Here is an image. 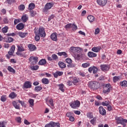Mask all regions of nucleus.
<instances>
[{
  "mask_svg": "<svg viewBox=\"0 0 127 127\" xmlns=\"http://www.w3.org/2000/svg\"><path fill=\"white\" fill-rule=\"evenodd\" d=\"M64 28H66V29H69L70 28H72V24L68 23V24H66Z\"/></svg>",
  "mask_w": 127,
  "mask_h": 127,
  "instance_id": "49530a36",
  "label": "nucleus"
},
{
  "mask_svg": "<svg viewBox=\"0 0 127 127\" xmlns=\"http://www.w3.org/2000/svg\"><path fill=\"white\" fill-rule=\"evenodd\" d=\"M100 68L102 71H109L110 67H109V65L106 64H101L100 65Z\"/></svg>",
  "mask_w": 127,
  "mask_h": 127,
  "instance_id": "f8f14e48",
  "label": "nucleus"
},
{
  "mask_svg": "<svg viewBox=\"0 0 127 127\" xmlns=\"http://www.w3.org/2000/svg\"><path fill=\"white\" fill-rule=\"evenodd\" d=\"M58 86L59 87V90H60V91H62V92H64L65 90L64 89V85L63 84H59Z\"/></svg>",
  "mask_w": 127,
  "mask_h": 127,
  "instance_id": "79ce46f5",
  "label": "nucleus"
},
{
  "mask_svg": "<svg viewBox=\"0 0 127 127\" xmlns=\"http://www.w3.org/2000/svg\"><path fill=\"white\" fill-rule=\"evenodd\" d=\"M107 110L109 112H111V111L113 110V107L110 104L107 106Z\"/></svg>",
  "mask_w": 127,
  "mask_h": 127,
  "instance_id": "e2e57ef3",
  "label": "nucleus"
},
{
  "mask_svg": "<svg viewBox=\"0 0 127 127\" xmlns=\"http://www.w3.org/2000/svg\"><path fill=\"white\" fill-rule=\"evenodd\" d=\"M58 55H59V56H64L65 58L68 57V55L65 52H59L58 53Z\"/></svg>",
  "mask_w": 127,
  "mask_h": 127,
  "instance_id": "473e14b6",
  "label": "nucleus"
},
{
  "mask_svg": "<svg viewBox=\"0 0 127 127\" xmlns=\"http://www.w3.org/2000/svg\"><path fill=\"white\" fill-rule=\"evenodd\" d=\"M34 8H35V4L34 3H30L28 5V10H33Z\"/></svg>",
  "mask_w": 127,
  "mask_h": 127,
  "instance_id": "6ab92c4d",
  "label": "nucleus"
},
{
  "mask_svg": "<svg viewBox=\"0 0 127 127\" xmlns=\"http://www.w3.org/2000/svg\"><path fill=\"white\" fill-rule=\"evenodd\" d=\"M16 96H17V95H16L14 92H12L9 94V97L10 98V99H14L16 98Z\"/></svg>",
  "mask_w": 127,
  "mask_h": 127,
  "instance_id": "cd10ccee",
  "label": "nucleus"
},
{
  "mask_svg": "<svg viewBox=\"0 0 127 127\" xmlns=\"http://www.w3.org/2000/svg\"><path fill=\"white\" fill-rule=\"evenodd\" d=\"M18 102H19V103L21 104V106L24 107V108H25V107H26V104H25V103H24V101H22L19 100H18Z\"/></svg>",
  "mask_w": 127,
  "mask_h": 127,
  "instance_id": "3c124183",
  "label": "nucleus"
},
{
  "mask_svg": "<svg viewBox=\"0 0 127 127\" xmlns=\"http://www.w3.org/2000/svg\"><path fill=\"white\" fill-rule=\"evenodd\" d=\"M87 19L90 22H93L95 20V17L90 15L88 16Z\"/></svg>",
  "mask_w": 127,
  "mask_h": 127,
  "instance_id": "a878e982",
  "label": "nucleus"
},
{
  "mask_svg": "<svg viewBox=\"0 0 127 127\" xmlns=\"http://www.w3.org/2000/svg\"><path fill=\"white\" fill-rule=\"evenodd\" d=\"M16 28L17 30H22L24 28V25L22 23H19L16 25Z\"/></svg>",
  "mask_w": 127,
  "mask_h": 127,
  "instance_id": "ddd939ff",
  "label": "nucleus"
},
{
  "mask_svg": "<svg viewBox=\"0 0 127 127\" xmlns=\"http://www.w3.org/2000/svg\"><path fill=\"white\" fill-rule=\"evenodd\" d=\"M28 47L30 51H35V50L36 49V46L32 44H29Z\"/></svg>",
  "mask_w": 127,
  "mask_h": 127,
  "instance_id": "2eb2a0df",
  "label": "nucleus"
},
{
  "mask_svg": "<svg viewBox=\"0 0 127 127\" xmlns=\"http://www.w3.org/2000/svg\"><path fill=\"white\" fill-rule=\"evenodd\" d=\"M0 127H5V122H0Z\"/></svg>",
  "mask_w": 127,
  "mask_h": 127,
  "instance_id": "052dcab7",
  "label": "nucleus"
},
{
  "mask_svg": "<svg viewBox=\"0 0 127 127\" xmlns=\"http://www.w3.org/2000/svg\"><path fill=\"white\" fill-rule=\"evenodd\" d=\"M92 71L93 74H96L98 72V67L93 66Z\"/></svg>",
  "mask_w": 127,
  "mask_h": 127,
  "instance_id": "8fccbe9b",
  "label": "nucleus"
},
{
  "mask_svg": "<svg viewBox=\"0 0 127 127\" xmlns=\"http://www.w3.org/2000/svg\"><path fill=\"white\" fill-rule=\"evenodd\" d=\"M120 79H121V76H114L113 78V81L114 83H117L118 81H120Z\"/></svg>",
  "mask_w": 127,
  "mask_h": 127,
  "instance_id": "c756f323",
  "label": "nucleus"
},
{
  "mask_svg": "<svg viewBox=\"0 0 127 127\" xmlns=\"http://www.w3.org/2000/svg\"><path fill=\"white\" fill-rule=\"evenodd\" d=\"M111 88H112V86L110 83L106 84L104 87L103 93H104V94H108V93H110Z\"/></svg>",
  "mask_w": 127,
  "mask_h": 127,
  "instance_id": "39448f33",
  "label": "nucleus"
},
{
  "mask_svg": "<svg viewBox=\"0 0 127 127\" xmlns=\"http://www.w3.org/2000/svg\"><path fill=\"white\" fill-rule=\"evenodd\" d=\"M116 120L117 121L118 124H121L123 125V126H124V127H126V124L127 123V119H124V118L122 117H116Z\"/></svg>",
  "mask_w": 127,
  "mask_h": 127,
  "instance_id": "7ed1b4c3",
  "label": "nucleus"
},
{
  "mask_svg": "<svg viewBox=\"0 0 127 127\" xmlns=\"http://www.w3.org/2000/svg\"><path fill=\"white\" fill-rule=\"evenodd\" d=\"M53 2H48L46 3L45 5L44 8L43 9V11L44 12H46L48 10H49V9H51V8L54 5Z\"/></svg>",
  "mask_w": 127,
  "mask_h": 127,
  "instance_id": "0eeeda50",
  "label": "nucleus"
},
{
  "mask_svg": "<svg viewBox=\"0 0 127 127\" xmlns=\"http://www.w3.org/2000/svg\"><path fill=\"white\" fill-rule=\"evenodd\" d=\"M70 51H71L74 55H77V53H80V52L83 51V49L79 47H71L70 48Z\"/></svg>",
  "mask_w": 127,
  "mask_h": 127,
  "instance_id": "f03ea898",
  "label": "nucleus"
},
{
  "mask_svg": "<svg viewBox=\"0 0 127 127\" xmlns=\"http://www.w3.org/2000/svg\"><path fill=\"white\" fill-rule=\"evenodd\" d=\"M110 104V102L109 100L105 101L104 102H102V105L104 107H108Z\"/></svg>",
  "mask_w": 127,
  "mask_h": 127,
  "instance_id": "c9c22d12",
  "label": "nucleus"
},
{
  "mask_svg": "<svg viewBox=\"0 0 127 127\" xmlns=\"http://www.w3.org/2000/svg\"><path fill=\"white\" fill-rule=\"evenodd\" d=\"M97 2L100 6H105L107 4V0H97Z\"/></svg>",
  "mask_w": 127,
  "mask_h": 127,
  "instance_id": "9d476101",
  "label": "nucleus"
},
{
  "mask_svg": "<svg viewBox=\"0 0 127 127\" xmlns=\"http://www.w3.org/2000/svg\"><path fill=\"white\" fill-rule=\"evenodd\" d=\"M45 64H46V60L45 59H42L38 63V65H45Z\"/></svg>",
  "mask_w": 127,
  "mask_h": 127,
  "instance_id": "c85d7f7f",
  "label": "nucleus"
},
{
  "mask_svg": "<svg viewBox=\"0 0 127 127\" xmlns=\"http://www.w3.org/2000/svg\"><path fill=\"white\" fill-rule=\"evenodd\" d=\"M31 69L32 70V71H36V70H38V68H39V66L38 65H33L30 66Z\"/></svg>",
  "mask_w": 127,
  "mask_h": 127,
  "instance_id": "ea45409f",
  "label": "nucleus"
},
{
  "mask_svg": "<svg viewBox=\"0 0 127 127\" xmlns=\"http://www.w3.org/2000/svg\"><path fill=\"white\" fill-rule=\"evenodd\" d=\"M86 117L88 119H93L94 118V116H93V113L92 112H88L86 114Z\"/></svg>",
  "mask_w": 127,
  "mask_h": 127,
  "instance_id": "4c0bfd02",
  "label": "nucleus"
},
{
  "mask_svg": "<svg viewBox=\"0 0 127 127\" xmlns=\"http://www.w3.org/2000/svg\"><path fill=\"white\" fill-rule=\"evenodd\" d=\"M100 33V29L97 28L95 29V34H99Z\"/></svg>",
  "mask_w": 127,
  "mask_h": 127,
  "instance_id": "0e129e2a",
  "label": "nucleus"
},
{
  "mask_svg": "<svg viewBox=\"0 0 127 127\" xmlns=\"http://www.w3.org/2000/svg\"><path fill=\"white\" fill-rule=\"evenodd\" d=\"M21 19L23 22H26L28 19V17L27 14H25L22 16Z\"/></svg>",
  "mask_w": 127,
  "mask_h": 127,
  "instance_id": "2f4dec72",
  "label": "nucleus"
},
{
  "mask_svg": "<svg viewBox=\"0 0 127 127\" xmlns=\"http://www.w3.org/2000/svg\"><path fill=\"white\" fill-rule=\"evenodd\" d=\"M99 111L100 115H102V116H106V114H107V111H106V109H104V107L103 106L99 107Z\"/></svg>",
  "mask_w": 127,
  "mask_h": 127,
  "instance_id": "9b49d317",
  "label": "nucleus"
},
{
  "mask_svg": "<svg viewBox=\"0 0 127 127\" xmlns=\"http://www.w3.org/2000/svg\"><path fill=\"white\" fill-rule=\"evenodd\" d=\"M45 127H53V122H51L49 124L46 125Z\"/></svg>",
  "mask_w": 127,
  "mask_h": 127,
  "instance_id": "6e6d98bb",
  "label": "nucleus"
},
{
  "mask_svg": "<svg viewBox=\"0 0 127 127\" xmlns=\"http://www.w3.org/2000/svg\"><path fill=\"white\" fill-rule=\"evenodd\" d=\"M101 49H102V47L101 46H98V47H94L93 48H92L91 50L93 52H95L97 53L98 52H99Z\"/></svg>",
  "mask_w": 127,
  "mask_h": 127,
  "instance_id": "4468645a",
  "label": "nucleus"
},
{
  "mask_svg": "<svg viewBox=\"0 0 127 127\" xmlns=\"http://www.w3.org/2000/svg\"><path fill=\"white\" fill-rule=\"evenodd\" d=\"M90 124L93 126H96V123H97V117H95L92 118L90 121Z\"/></svg>",
  "mask_w": 127,
  "mask_h": 127,
  "instance_id": "5701e85b",
  "label": "nucleus"
},
{
  "mask_svg": "<svg viewBox=\"0 0 127 127\" xmlns=\"http://www.w3.org/2000/svg\"><path fill=\"white\" fill-rule=\"evenodd\" d=\"M32 87V83L31 82L28 81L24 82L23 85V89H30Z\"/></svg>",
  "mask_w": 127,
  "mask_h": 127,
  "instance_id": "1a4fd4ad",
  "label": "nucleus"
},
{
  "mask_svg": "<svg viewBox=\"0 0 127 127\" xmlns=\"http://www.w3.org/2000/svg\"><path fill=\"white\" fill-rule=\"evenodd\" d=\"M16 54L18 55V56H20V57H24V58H26V55L23 54L21 53V52H17Z\"/></svg>",
  "mask_w": 127,
  "mask_h": 127,
  "instance_id": "f704fd0d",
  "label": "nucleus"
},
{
  "mask_svg": "<svg viewBox=\"0 0 127 127\" xmlns=\"http://www.w3.org/2000/svg\"><path fill=\"white\" fill-rule=\"evenodd\" d=\"M53 127H60V124L53 122Z\"/></svg>",
  "mask_w": 127,
  "mask_h": 127,
  "instance_id": "603ef678",
  "label": "nucleus"
},
{
  "mask_svg": "<svg viewBox=\"0 0 127 127\" xmlns=\"http://www.w3.org/2000/svg\"><path fill=\"white\" fill-rule=\"evenodd\" d=\"M58 64L59 67H60V68H61L62 69H63L64 68H66V64L62 62H59Z\"/></svg>",
  "mask_w": 127,
  "mask_h": 127,
  "instance_id": "b1692460",
  "label": "nucleus"
},
{
  "mask_svg": "<svg viewBox=\"0 0 127 127\" xmlns=\"http://www.w3.org/2000/svg\"><path fill=\"white\" fill-rule=\"evenodd\" d=\"M42 82L43 84H45L46 85H47L49 84V80L47 78H43L42 79Z\"/></svg>",
  "mask_w": 127,
  "mask_h": 127,
  "instance_id": "e433bc0d",
  "label": "nucleus"
},
{
  "mask_svg": "<svg viewBox=\"0 0 127 127\" xmlns=\"http://www.w3.org/2000/svg\"><path fill=\"white\" fill-rule=\"evenodd\" d=\"M18 9L19 10H21V11H23L24 9H25V6L24 5V4H20L18 7Z\"/></svg>",
  "mask_w": 127,
  "mask_h": 127,
  "instance_id": "c03bdc74",
  "label": "nucleus"
},
{
  "mask_svg": "<svg viewBox=\"0 0 127 127\" xmlns=\"http://www.w3.org/2000/svg\"><path fill=\"white\" fill-rule=\"evenodd\" d=\"M28 102L30 104V107H33V106H34V100L30 99H29Z\"/></svg>",
  "mask_w": 127,
  "mask_h": 127,
  "instance_id": "37998d69",
  "label": "nucleus"
},
{
  "mask_svg": "<svg viewBox=\"0 0 127 127\" xmlns=\"http://www.w3.org/2000/svg\"><path fill=\"white\" fill-rule=\"evenodd\" d=\"M120 86H121V87H127V81L124 80L123 81L121 82Z\"/></svg>",
  "mask_w": 127,
  "mask_h": 127,
  "instance_id": "58836bf2",
  "label": "nucleus"
},
{
  "mask_svg": "<svg viewBox=\"0 0 127 127\" xmlns=\"http://www.w3.org/2000/svg\"><path fill=\"white\" fill-rule=\"evenodd\" d=\"M8 30V27L5 26L2 28L1 31L3 33H6Z\"/></svg>",
  "mask_w": 127,
  "mask_h": 127,
  "instance_id": "a19ab883",
  "label": "nucleus"
},
{
  "mask_svg": "<svg viewBox=\"0 0 127 127\" xmlns=\"http://www.w3.org/2000/svg\"><path fill=\"white\" fill-rule=\"evenodd\" d=\"M87 55L89 58H93V57H97V54L93 52H89L87 54Z\"/></svg>",
  "mask_w": 127,
  "mask_h": 127,
  "instance_id": "f3484780",
  "label": "nucleus"
},
{
  "mask_svg": "<svg viewBox=\"0 0 127 127\" xmlns=\"http://www.w3.org/2000/svg\"><path fill=\"white\" fill-rule=\"evenodd\" d=\"M7 70L9 71V72H10L11 73H13V74H14L15 73V69L11 67L10 66H8L7 67Z\"/></svg>",
  "mask_w": 127,
  "mask_h": 127,
  "instance_id": "72a5a7b5",
  "label": "nucleus"
},
{
  "mask_svg": "<svg viewBox=\"0 0 127 127\" xmlns=\"http://www.w3.org/2000/svg\"><path fill=\"white\" fill-rule=\"evenodd\" d=\"M82 66L83 68H87V67L90 66V63H86L83 64H82Z\"/></svg>",
  "mask_w": 127,
  "mask_h": 127,
  "instance_id": "de8ad7c7",
  "label": "nucleus"
},
{
  "mask_svg": "<svg viewBox=\"0 0 127 127\" xmlns=\"http://www.w3.org/2000/svg\"><path fill=\"white\" fill-rule=\"evenodd\" d=\"M35 40L36 41H39L40 40V37L39 36V35L38 34V31H35Z\"/></svg>",
  "mask_w": 127,
  "mask_h": 127,
  "instance_id": "4be33fe9",
  "label": "nucleus"
},
{
  "mask_svg": "<svg viewBox=\"0 0 127 127\" xmlns=\"http://www.w3.org/2000/svg\"><path fill=\"white\" fill-rule=\"evenodd\" d=\"M24 123L25 125H26L27 126H29V125H30V123H29L28 121L26 120V119L24 120Z\"/></svg>",
  "mask_w": 127,
  "mask_h": 127,
  "instance_id": "69168bd1",
  "label": "nucleus"
},
{
  "mask_svg": "<svg viewBox=\"0 0 127 127\" xmlns=\"http://www.w3.org/2000/svg\"><path fill=\"white\" fill-rule=\"evenodd\" d=\"M67 67L69 68H74V67H76V64H71L67 65Z\"/></svg>",
  "mask_w": 127,
  "mask_h": 127,
  "instance_id": "4d7b16f0",
  "label": "nucleus"
},
{
  "mask_svg": "<svg viewBox=\"0 0 127 127\" xmlns=\"http://www.w3.org/2000/svg\"><path fill=\"white\" fill-rule=\"evenodd\" d=\"M52 58L53 59V60H57V59H58V57L56 54H53L52 55Z\"/></svg>",
  "mask_w": 127,
  "mask_h": 127,
  "instance_id": "5fc2aeb1",
  "label": "nucleus"
},
{
  "mask_svg": "<svg viewBox=\"0 0 127 127\" xmlns=\"http://www.w3.org/2000/svg\"><path fill=\"white\" fill-rule=\"evenodd\" d=\"M37 31H38V33L41 37H45V36H46V34L45 33V31L43 27H40L39 28V30Z\"/></svg>",
  "mask_w": 127,
  "mask_h": 127,
  "instance_id": "6e6552de",
  "label": "nucleus"
},
{
  "mask_svg": "<svg viewBox=\"0 0 127 127\" xmlns=\"http://www.w3.org/2000/svg\"><path fill=\"white\" fill-rule=\"evenodd\" d=\"M49 102V104L51 105V106H54V104L53 103V99H50Z\"/></svg>",
  "mask_w": 127,
  "mask_h": 127,
  "instance_id": "338daca9",
  "label": "nucleus"
},
{
  "mask_svg": "<svg viewBox=\"0 0 127 127\" xmlns=\"http://www.w3.org/2000/svg\"><path fill=\"white\" fill-rule=\"evenodd\" d=\"M51 38L53 40V41H57L58 39H57V33H52L51 35Z\"/></svg>",
  "mask_w": 127,
  "mask_h": 127,
  "instance_id": "a211bd4d",
  "label": "nucleus"
},
{
  "mask_svg": "<svg viewBox=\"0 0 127 127\" xmlns=\"http://www.w3.org/2000/svg\"><path fill=\"white\" fill-rule=\"evenodd\" d=\"M12 105L16 110H19L20 109V105L17 104V102H16V101H13Z\"/></svg>",
  "mask_w": 127,
  "mask_h": 127,
  "instance_id": "412c9836",
  "label": "nucleus"
},
{
  "mask_svg": "<svg viewBox=\"0 0 127 127\" xmlns=\"http://www.w3.org/2000/svg\"><path fill=\"white\" fill-rule=\"evenodd\" d=\"M42 90V87L40 86H36L35 87V91L36 92H39V91H41Z\"/></svg>",
  "mask_w": 127,
  "mask_h": 127,
  "instance_id": "a18cd8bd",
  "label": "nucleus"
},
{
  "mask_svg": "<svg viewBox=\"0 0 127 127\" xmlns=\"http://www.w3.org/2000/svg\"><path fill=\"white\" fill-rule=\"evenodd\" d=\"M8 41L10 43V42H12V41H13V39L11 37H8Z\"/></svg>",
  "mask_w": 127,
  "mask_h": 127,
  "instance_id": "774afa93",
  "label": "nucleus"
},
{
  "mask_svg": "<svg viewBox=\"0 0 127 127\" xmlns=\"http://www.w3.org/2000/svg\"><path fill=\"white\" fill-rule=\"evenodd\" d=\"M54 17H55V15H54V14H52L49 17L48 20V21H50V20H51V19H53Z\"/></svg>",
  "mask_w": 127,
  "mask_h": 127,
  "instance_id": "680f3d73",
  "label": "nucleus"
},
{
  "mask_svg": "<svg viewBox=\"0 0 127 127\" xmlns=\"http://www.w3.org/2000/svg\"><path fill=\"white\" fill-rule=\"evenodd\" d=\"M88 86L90 89L96 90L100 88V83L97 81H91L89 82Z\"/></svg>",
  "mask_w": 127,
  "mask_h": 127,
  "instance_id": "f257e3e1",
  "label": "nucleus"
},
{
  "mask_svg": "<svg viewBox=\"0 0 127 127\" xmlns=\"http://www.w3.org/2000/svg\"><path fill=\"white\" fill-rule=\"evenodd\" d=\"M62 75H63V71H58L54 73V76L55 78H57L58 76H62Z\"/></svg>",
  "mask_w": 127,
  "mask_h": 127,
  "instance_id": "aec40b11",
  "label": "nucleus"
},
{
  "mask_svg": "<svg viewBox=\"0 0 127 127\" xmlns=\"http://www.w3.org/2000/svg\"><path fill=\"white\" fill-rule=\"evenodd\" d=\"M27 34H28V33L23 32H19L18 33L19 36H20V37H21V38H24V37H26Z\"/></svg>",
  "mask_w": 127,
  "mask_h": 127,
  "instance_id": "393cba45",
  "label": "nucleus"
},
{
  "mask_svg": "<svg viewBox=\"0 0 127 127\" xmlns=\"http://www.w3.org/2000/svg\"><path fill=\"white\" fill-rule=\"evenodd\" d=\"M14 50H15V46L13 45L11 46L9 51L8 52L9 55H13L14 53Z\"/></svg>",
  "mask_w": 127,
  "mask_h": 127,
  "instance_id": "dca6fc26",
  "label": "nucleus"
},
{
  "mask_svg": "<svg viewBox=\"0 0 127 127\" xmlns=\"http://www.w3.org/2000/svg\"><path fill=\"white\" fill-rule=\"evenodd\" d=\"M0 100L1 102H5V101H6V95H2Z\"/></svg>",
  "mask_w": 127,
  "mask_h": 127,
  "instance_id": "09e8293b",
  "label": "nucleus"
},
{
  "mask_svg": "<svg viewBox=\"0 0 127 127\" xmlns=\"http://www.w3.org/2000/svg\"><path fill=\"white\" fill-rule=\"evenodd\" d=\"M71 28L72 30H76L78 29V27L75 24H72Z\"/></svg>",
  "mask_w": 127,
  "mask_h": 127,
  "instance_id": "864d4df0",
  "label": "nucleus"
},
{
  "mask_svg": "<svg viewBox=\"0 0 127 127\" xmlns=\"http://www.w3.org/2000/svg\"><path fill=\"white\" fill-rule=\"evenodd\" d=\"M80 101L78 100H76L75 101L70 103V106L72 109H76V108H79V107H80Z\"/></svg>",
  "mask_w": 127,
  "mask_h": 127,
  "instance_id": "423d86ee",
  "label": "nucleus"
},
{
  "mask_svg": "<svg viewBox=\"0 0 127 127\" xmlns=\"http://www.w3.org/2000/svg\"><path fill=\"white\" fill-rule=\"evenodd\" d=\"M29 12L31 17H34V16L36 15V14H37V13L36 12V11L34 10H31L29 11Z\"/></svg>",
  "mask_w": 127,
  "mask_h": 127,
  "instance_id": "7c9ffc66",
  "label": "nucleus"
},
{
  "mask_svg": "<svg viewBox=\"0 0 127 127\" xmlns=\"http://www.w3.org/2000/svg\"><path fill=\"white\" fill-rule=\"evenodd\" d=\"M20 22L19 19H15L14 21V25H16L18 23Z\"/></svg>",
  "mask_w": 127,
  "mask_h": 127,
  "instance_id": "13d9d810",
  "label": "nucleus"
},
{
  "mask_svg": "<svg viewBox=\"0 0 127 127\" xmlns=\"http://www.w3.org/2000/svg\"><path fill=\"white\" fill-rule=\"evenodd\" d=\"M17 48L18 52H23V51H25V49L21 45H17Z\"/></svg>",
  "mask_w": 127,
  "mask_h": 127,
  "instance_id": "bb28decb",
  "label": "nucleus"
},
{
  "mask_svg": "<svg viewBox=\"0 0 127 127\" xmlns=\"http://www.w3.org/2000/svg\"><path fill=\"white\" fill-rule=\"evenodd\" d=\"M29 61L31 63V65H36L38 62V58L31 56L29 58Z\"/></svg>",
  "mask_w": 127,
  "mask_h": 127,
  "instance_id": "20e7f679",
  "label": "nucleus"
},
{
  "mask_svg": "<svg viewBox=\"0 0 127 127\" xmlns=\"http://www.w3.org/2000/svg\"><path fill=\"white\" fill-rule=\"evenodd\" d=\"M65 61L67 64H71V63H72V60H71L70 58L66 59Z\"/></svg>",
  "mask_w": 127,
  "mask_h": 127,
  "instance_id": "bf43d9fd",
  "label": "nucleus"
}]
</instances>
